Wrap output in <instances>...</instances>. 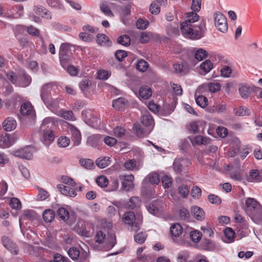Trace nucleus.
<instances>
[{
	"label": "nucleus",
	"mask_w": 262,
	"mask_h": 262,
	"mask_svg": "<svg viewBox=\"0 0 262 262\" xmlns=\"http://www.w3.org/2000/svg\"><path fill=\"white\" fill-rule=\"evenodd\" d=\"M252 91V88L248 85H243L239 89V94L244 99L248 98Z\"/></svg>",
	"instance_id": "b1692460"
},
{
	"label": "nucleus",
	"mask_w": 262,
	"mask_h": 262,
	"mask_svg": "<svg viewBox=\"0 0 262 262\" xmlns=\"http://www.w3.org/2000/svg\"><path fill=\"white\" fill-rule=\"evenodd\" d=\"M225 238L223 241L226 243H231L233 241L235 232L231 228H226L224 231Z\"/></svg>",
	"instance_id": "bb28decb"
},
{
	"label": "nucleus",
	"mask_w": 262,
	"mask_h": 262,
	"mask_svg": "<svg viewBox=\"0 0 262 262\" xmlns=\"http://www.w3.org/2000/svg\"><path fill=\"white\" fill-rule=\"evenodd\" d=\"M117 42L120 45L127 47L130 44V39L129 36L123 35L118 38Z\"/></svg>",
	"instance_id": "a19ab883"
},
{
	"label": "nucleus",
	"mask_w": 262,
	"mask_h": 262,
	"mask_svg": "<svg viewBox=\"0 0 262 262\" xmlns=\"http://www.w3.org/2000/svg\"><path fill=\"white\" fill-rule=\"evenodd\" d=\"M96 163L100 168H104L110 164V158L106 157L99 158L96 160Z\"/></svg>",
	"instance_id": "2f4dec72"
},
{
	"label": "nucleus",
	"mask_w": 262,
	"mask_h": 262,
	"mask_svg": "<svg viewBox=\"0 0 262 262\" xmlns=\"http://www.w3.org/2000/svg\"><path fill=\"white\" fill-rule=\"evenodd\" d=\"M70 44L68 43H62L60 47L59 58L61 66L66 69L71 60L73 56L72 53L70 50Z\"/></svg>",
	"instance_id": "39448f33"
},
{
	"label": "nucleus",
	"mask_w": 262,
	"mask_h": 262,
	"mask_svg": "<svg viewBox=\"0 0 262 262\" xmlns=\"http://www.w3.org/2000/svg\"><path fill=\"white\" fill-rule=\"evenodd\" d=\"M160 207L161 202L159 200H156L147 206V210L150 213L157 215L159 211Z\"/></svg>",
	"instance_id": "412c9836"
},
{
	"label": "nucleus",
	"mask_w": 262,
	"mask_h": 262,
	"mask_svg": "<svg viewBox=\"0 0 262 262\" xmlns=\"http://www.w3.org/2000/svg\"><path fill=\"white\" fill-rule=\"evenodd\" d=\"M120 179L123 180L122 186L124 190L129 191L134 187L133 181L134 177L133 174L120 176Z\"/></svg>",
	"instance_id": "f8f14e48"
},
{
	"label": "nucleus",
	"mask_w": 262,
	"mask_h": 262,
	"mask_svg": "<svg viewBox=\"0 0 262 262\" xmlns=\"http://www.w3.org/2000/svg\"><path fill=\"white\" fill-rule=\"evenodd\" d=\"M214 20L215 27L217 29L225 33L228 30V24L227 18L222 13L217 12L214 14Z\"/></svg>",
	"instance_id": "423d86ee"
},
{
	"label": "nucleus",
	"mask_w": 262,
	"mask_h": 262,
	"mask_svg": "<svg viewBox=\"0 0 262 262\" xmlns=\"http://www.w3.org/2000/svg\"><path fill=\"white\" fill-rule=\"evenodd\" d=\"M55 217V212L52 209H47L42 214V218L46 223H51Z\"/></svg>",
	"instance_id": "473e14b6"
},
{
	"label": "nucleus",
	"mask_w": 262,
	"mask_h": 262,
	"mask_svg": "<svg viewBox=\"0 0 262 262\" xmlns=\"http://www.w3.org/2000/svg\"><path fill=\"white\" fill-rule=\"evenodd\" d=\"M213 68V64L209 60H206L200 65V69L202 70V72H200V73L202 75H205L208 73Z\"/></svg>",
	"instance_id": "7c9ffc66"
},
{
	"label": "nucleus",
	"mask_w": 262,
	"mask_h": 262,
	"mask_svg": "<svg viewBox=\"0 0 262 262\" xmlns=\"http://www.w3.org/2000/svg\"><path fill=\"white\" fill-rule=\"evenodd\" d=\"M149 25L148 21L146 20H143L142 19H139L137 21L136 26L138 29L140 30L146 29Z\"/></svg>",
	"instance_id": "052dcab7"
},
{
	"label": "nucleus",
	"mask_w": 262,
	"mask_h": 262,
	"mask_svg": "<svg viewBox=\"0 0 262 262\" xmlns=\"http://www.w3.org/2000/svg\"><path fill=\"white\" fill-rule=\"evenodd\" d=\"M141 201L139 198L136 196L131 197L129 201L127 202L126 206V207L130 209H134L140 206Z\"/></svg>",
	"instance_id": "a878e982"
},
{
	"label": "nucleus",
	"mask_w": 262,
	"mask_h": 262,
	"mask_svg": "<svg viewBox=\"0 0 262 262\" xmlns=\"http://www.w3.org/2000/svg\"><path fill=\"white\" fill-rule=\"evenodd\" d=\"M26 28L23 25H17L14 29V33L16 37H20V35L23 34Z\"/></svg>",
	"instance_id": "69168bd1"
},
{
	"label": "nucleus",
	"mask_w": 262,
	"mask_h": 262,
	"mask_svg": "<svg viewBox=\"0 0 262 262\" xmlns=\"http://www.w3.org/2000/svg\"><path fill=\"white\" fill-rule=\"evenodd\" d=\"M80 163L84 168L88 169H92L95 167L94 162L90 159L80 160Z\"/></svg>",
	"instance_id": "79ce46f5"
},
{
	"label": "nucleus",
	"mask_w": 262,
	"mask_h": 262,
	"mask_svg": "<svg viewBox=\"0 0 262 262\" xmlns=\"http://www.w3.org/2000/svg\"><path fill=\"white\" fill-rule=\"evenodd\" d=\"M27 30L28 33L32 36H39L40 35L39 30L32 26L27 27Z\"/></svg>",
	"instance_id": "774afa93"
},
{
	"label": "nucleus",
	"mask_w": 262,
	"mask_h": 262,
	"mask_svg": "<svg viewBox=\"0 0 262 262\" xmlns=\"http://www.w3.org/2000/svg\"><path fill=\"white\" fill-rule=\"evenodd\" d=\"M167 34L170 36H178L179 35V31L178 27H172L169 26L167 28Z\"/></svg>",
	"instance_id": "e2e57ef3"
},
{
	"label": "nucleus",
	"mask_w": 262,
	"mask_h": 262,
	"mask_svg": "<svg viewBox=\"0 0 262 262\" xmlns=\"http://www.w3.org/2000/svg\"><path fill=\"white\" fill-rule=\"evenodd\" d=\"M52 88L51 83L44 84L40 90V97L44 103L48 107L55 106L57 104L56 100H53L51 96V91Z\"/></svg>",
	"instance_id": "20e7f679"
},
{
	"label": "nucleus",
	"mask_w": 262,
	"mask_h": 262,
	"mask_svg": "<svg viewBox=\"0 0 262 262\" xmlns=\"http://www.w3.org/2000/svg\"><path fill=\"white\" fill-rule=\"evenodd\" d=\"M69 131L72 135V140L74 142L75 146L79 145L81 142V134L79 130H78L74 126L71 125L69 127Z\"/></svg>",
	"instance_id": "2eb2a0df"
},
{
	"label": "nucleus",
	"mask_w": 262,
	"mask_h": 262,
	"mask_svg": "<svg viewBox=\"0 0 262 262\" xmlns=\"http://www.w3.org/2000/svg\"><path fill=\"white\" fill-rule=\"evenodd\" d=\"M137 165V162L136 160L134 159L129 160L126 161L124 164V166L126 170H134Z\"/></svg>",
	"instance_id": "8fccbe9b"
},
{
	"label": "nucleus",
	"mask_w": 262,
	"mask_h": 262,
	"mask_svg": "<svg viewBox=\"0 0 262 262\" xmlns=\"http://www.w3.org/2000/svg\"><path fill=\"white\" fill-rule=\"evenodd\" d=\"M149 182L152 184H157L160 182L159 174L156 172L150 173L148 176Z\"/></svg>",
	"instance_id": "864d4df0"
},
{
	"label": "nucleus",
	"mask_w": 262,
	"mask_h": 262,
	"mask_svg": "<svg viewBox=\"0 0 262 262\" xmlns=\"http://www.w3.org/2000/svg\"><path fill=\"white\" fill-rule=\"evenodd\" d=\"M141 122L145 126L150 128L152 126L154 120L150 114L148 112H146L142 115Z\"/></svg>",
	"instance_id": "393cba45"
},
{
	"label": "nucleus",
	"mask_w": 262,
	"mask_h": 262,
	"mask_svg": "<svg viewBox=\"0 0 262 262\" xmlns=\"http://www.w3.org/2000/svg\"><path fill=\"white\" fill-rule=\"evenodd\" d=\"M179 217L181 220L188 221L190 218V214L188 209L182 208L179 210Z\"/></svg>",
	"instance_id": "ea45409f"
},
{
	"label": "nucleus",
	"mask_w": 262,
	"mask_h": 262,
	"mask_svg": "<svg viewBox=\"0 0 262 262\" xmlns=\"http://www.w3.org/2000/svg\"><path fill=\"white\" fill-rule=\"evenodd\" d=\"M173 69L176 73L184 75L188 72V69L187 64L185 63H175L173 66Z\"/></svg>",
	"instance_id": "5701e85b"
},
{
	"label": "nucleus",
	"mask_w": 262,
	"mask_h": 262,
	"mask_svg": "<svg viewBox=\"0 0 262 262\" xmlns=\"http://www.w3.org/2000/svg\"><path fill=\"white\" fill-rule=\"evenodd\" d=\"M57 213L59 217L63 221H67L69 218V212L64 208L61 207L59 208Z\"/></svg>",
	"instance_id": "37998d69"
},
{
	"label": "nucleus",
	"mask_w": 262,
	"mask_h": 262,
	"mask_svg": "<svg viewBox=\"0 0 262 262\" xmlns=\"http://www.w3.org/2000/svg\"><path fill=\"white\" fill-rule=\"evenodd\" d=\"M17 140V137L15 135H11L6 133L0 136V147L8 148L12 145Z\"/></svg>",
	"instance_id": "9b49d317"
},
{
	"label": "nucleus",
	"mask_w": 262,
	"mask_h": 262,
	"mask_svg": "<svg viewBox=\"0 0 262 262\" xmlns=\"http://www.w3.org/2000/svg\"><path fill=\"white\" fill-rule=\"evenodd\" d=\"M2 240L4 246L6 249L14 255L18 254L19 251L18 247L9 237L3 236Z\"/></svg>",
	"instance_id": "ddd939ff"
},
{
	"label": "nucleus",
	"mask_w": 262,
	"mask_h": 262,
	"mask_svg": "<svg viewBox=\"0 0 262 262\" xmlns=\"http://www.w3.org/2000/svg\"><path fill=\"white\" fill-rule=\"evenodd\" d=\"M192 144L194 143L197 145H206L210 142V139L203 136H198L191 140Z\"/></svg>",
	"instance_id": "72a5a7b5"
},
{
	"label": "nucleus",
	"mask_w": 262,
	"mask_h": 262,
	"mask_svg": "<svg viewBox=\"0 0 262 262\" xmlns=\"http://www.w3.org/2000/svg\"><path fill=\"white\" fill-rule=\"evenodd\" d=\"M97 184L101 187H105L108 183L107 178L104 176H101L98 177L96 180Z\"/></svg>",
	"instance_id": "09e8293b"
},
{
	"label": "nucleus",
	"mask_w": 262,
	"mask_h": 262,
	"mask_svg": "<svg viewBox=\"0 0 262 262\" xmlns=\"http://www.w3.org/2000/svg\"><path fill=\"white\" fill-rule=\"evenodd\" d=\"M221 89V85L219 82H213L205 83L200 85L196 90V93H203L206 91L215 93Z\"/></svg>",
	"instance_id": "6e6552de"
},
{
	"label": "nucleus",
	"mask_w": 262,
	"mask_h": 262,
	"mask_svg": "<svg viewBox=\"0 0 262 262\" xmlns=\"http://www.w3.org/2000/svg\"><path fill=\"white\" fill-rule=\"evenodd\" d=\"M53 126L54 119L51 117L45 118L40 126L41 140L43 143L47 146L49 145L54 140L55 135L52 130Z\"/></svg>",
	"instance_id": "f03ea898"
},
{
	"label": "nucleus",
	"mask_w": 262,
	"mask_h": 262,
	"mask_svg": "<svg viewBox=\"0 0 262 262\" xmlns=\"http://www.w3.org/2000/svg\"><path fill=\"white\" fill-rule=\"evenodd\" d=\"M124 222L130 226V230L134 232H138L140 229V224L137 222L135 213L133 211H128L124 215Z\"/></svg>",
	"instance_id": "0eeeda50"
},
{
	"label": "nucleus",
	"mask_w": 262,
	"mask_h": 262,
	"mask_svg": "<svg viewBox=\"0 0 262 262\" xmlns=\"http://www.w3.org/2000/svg\"><path fill=\"white\" fill-rule=\"evenodd\" d=\"M130 14V6L127 5L122 9L121 13V17L124 24H126L125 18Z\"/></svg>",
	"instance_id": "4d7b16f0"
},
{
	"label": "nucleus",
	"mask_w": 262,
	"mask_h": 262,
	"mask_svg": "<svg viewBox=\"0 0 262 262\" xmlns=\"http://www.w3.org/2000/svg\"><path fill=\"white\" fill-rule=\"evenodd\" d=\"M148 67V63L145 60L141 59L138 61L137 65V69L140 72H145Z\"/></svg>",
	"instance_id": "de8ad7c7"
},
{
	"label": "nucleus",
	"mask_w": 262,
	"mask_h": 262,
	"mask_svg": "<svg viewBox=\"0 0 262 262\" xmlns=\"http://www.w3.org/2000/svg\"><path fill=\"white\" fill-rule=\"evenodd\" d=\"M101 11L106 15L113 17L114 14L112 12L110 8L105 3H102L100 5Z\"/></svg>",
	"instance_id": "49530a36"
},
{
	"label": "nucleus",
	"mask_w": 262,
	"mask_h": 262,
	"mask_svg": "<svg viewBox=\"0 0 262 262\" xmlns=\"http://www.w3.org/2000/svg\"><path fill=\"white\" fill-rule=\"evenodd\" d=\"M95 239L97 243L104 244L102 248L105 251L111 249L116 244V235L113 232L106 235L104 231L99 230L95 235Z\"/></svg>",
	"instance_id": "7ed1b4c3"
},
{
	"label": "nucleus",
	"mask_w": 262,
	"mask_h": 262,
	"mask_svg": "<svg viewBox=\"0 0 262 262\" xmlns=\"http://www.w3.org/2000/svg\"><path fill=\"white\" fill-rule=\"evenodd\" d=\"M147 236V234L146 232H140L134 235L135 241L140 244H142L144 243Z\"/></svg>",
	"instance_id": "4c0bfd02"
},
{
	"label": "nucleus",
	"mask_w": 262,
	"mask_h": 262,
	"mask_svg": "<svg viewBox=\"0 0 262 262\" xmlns=\"http://www.w3.org/2000/svg\"><path fill=\"white\" fill-rule=\"evenodd\" d=\"M188 234L192 241L194 243H198L202 236V233L196 230L189 231Z\"/></svg>",
	"instance_id": "e433bc0d"
},
{
	"label": "nucleus",
	"mask_w": 262,
	"mask_h": 262,
	"mask_svg": "<svg viewBox=\"0 0 262 262\" xmlns=\"http://www.w3.org/2000/svg\"><path fill=\"white\" fill-rule=\"evenodd\" d=\"M246 210L245 211L249 215L251 212L254 211L260 204L254 199L249 198L245 202Z\"/></svg>",
	"instance_id": "4468645a"
},
{
	"label": "nucleus",
	"mask_w": 262,
	"mask_h": 262,
	"mask_svg": "<svg viewBox=\"0 0 262 262\" xmlns=\"http://www.w3.org/2000/svg\"><path fill=\"white\" fill-rule=\"evenodd\" d=\"M34 151L35 148L34 147L28 146L15 151L14 155L15 156L20 158L30 160L33 157Z\"/></svg>",
	"instance_id": "9d476101"
},
{
	"label": "nucleus",
	"mask_w": 262,
	"mask_h": 262,
	"mask_svg": "<svg viewBox=\"0 0 262 262\" xmlns=\"http://www.w3.org/2000/svg\"><path fill=\"white\" fill-rule=\"evenodd\" d=\"M208 200L212 204L220 205L222 202L221 199L219 196L213 194H209L208 196Z\"/></svg>",
	"instance_id": "6e6d98bb"
},
{
	"label": "nucleus",
	"mask_w": 262,
	"mask_h": 262,
	"mask_svg": "<svg viewBox=\"0 0 262 262\" xmlns=\"http://www.w3.org/2000/svg\"><path fill=\"white\" fill-rule=\"evenodd\" d=\"M68 254L69 256L73 260H79V261L81 262L85 260L87 257V253L81 250H80L79 248L77 247H71L68 251Z\"/></svg>",
	"instance_id": "1a4fd4ad"
},
{
	"label": "nucleus",
	"mask_w": 262,
	"mask_h": 262,
	"mask_svg": "<svg viewBox=\"0 0 262 262\" xmlns=\"http://www.w3.org/2000/svg\"><path fill=\"white\" fill-rule=\"evenodd\" d=\"M199 17L196 12L193 11L187 13L185 22L180 25L181 32L184 36L191 39H199L202 37L205 28V24L201 23L198 27L191 25V23L198 21Z\"/></svg>",
	"instance_id": "f257e3e1"
},
{
	"label": "nucleus",
	"mask_w": 262,
	"mask_h": 262,
	"mask_svg": "<svg viewBox=\"0 0 262 262\" xmlns=\"http://www.w3.org/2000/svg\"><path fill=\"white\" fill-rule=\"evenodd\" d=\"M20 112L24 116L31 115L33 113L32 106L30 103H25L21 106Z\"/></svg>",
	"instance_id": "c9c22d12"
},
{
	"label": "nucleus",
	"mask_w": 262,
	"mask_h": 262,
	"mask_svg": "<svg viewBox=\"0 0 262 262\" xmlns=\"http://www.w3.org/2000/svg\"><path fill=\"white\" fill-rule=\"evenodd\" d=\"M202 0H192L191 8L194 12L200 11L201 8Z\"/></svg>",
	"instance_id": "338daca9"
},
{
	"label": "nucleus",
	"mask_w": 262,
	"mask_h": 262,
	"mask_svg": "<svg viewBox=\"0 0 262 262\" xmlns=\"http://www.w3.org/2000/svg\"><path fill=\"white\" fill-rule=\"evenodd\" d=\"M114 135L117 138H123L125 134V130L124 128L117 126L113 130Z\"/></svg>",
	"instance_id": "603ef678"
},
{
	"label": "nucleus",
	"mask_w": 262,
	"mask_h": 262,
	"mask_svg": "<svg viewBox=\"0 0 262 262\" xmlns=\"http://www.w3.org/2000/svg\"><path fill=\"white\" fill-rule=\"evenodd\" d=\"M252 220L256 224H260L262 222V206L261 205L251 212L249 215Z\"/></svg>",
	"instance_id": "dca6fc26"
},
{
	"label": "nucleus",
	"mask_w": 262,
	"mask_h": 262,
	"mask_svg": "<svg viewBox=\"0 0 262 262\" xmlns=\"http://www.w3.org/2000/svg\"><path fill=\"white\" fill-rule=\"evenodd\" d=\"M233 113L237 116H243L250 115L249 110L245 106H240L238 108H234Z\"/></svg>",
	"instance_id": "58836bf2"
},
{
	"label": "nucleus",
	"mask_w": 262,
	"mask_h": 262,
	"mask_svg": "<svg viewBox=\"0 0 262 262\" xmlns=\"http://www.w3.org/2000/svg\"><path fill=\"white\" fill-rule=\"evenodd\" d=\"M16 127V121L11 117L7 118L3 122V127L7 132H10L14 129Z\"/></svg>",
	"instance_id": "aec40b11"
},
{
	"label": "nucleus",
	"mask_w": 262,
	"mask_h": 262,
	"mask_svg": "<svg viewBox=\"0 0 262 262\" xmlns=\"http://www.w3.org/2000/svg\"><path fill=\"white\" fill-rule=\"evenodd\" d=\"M33 10L35 13L40 15L42 17H45L47 19L51 18V15L49 12V11L46 9L43 8V7L41 6H34Z\"/></svg>",
	"instance_id": "4be33fe9"
},
{
	"label": "nucleus",
	"mask_w": 262,
	"mask_h": 262,
	"mask_svg": "<svg viewBox=\"0 0 262 262\" xmlns=\"http://www.w3.org/2000/svg\"><path fill=\"white\" fill-rule=\"evenodd\" d=\"M140 96L144 99H148L151 95L152 92L151 89L147 86H142L139 90Z\"/></svg>",
	"instance_id": "cd10ccee"
},
{
	"label": "nucleus",
	"mask_w": 262,
	"mask_h": 262,
	"mask_svg": "<svg viewBox=\"0 0 262 262\" xmlns=\"http://www.w3.org/2000/svg\"><path fill=\"white\" fill-rule=\"evenodd\" d=\"M160 6L156 2H153L150 6L149 11L154 15L158 14L160 12Z\"/></svg>",
	"instance_id": "13d9d810"
},
{
	"label": "nucleus",
	"mask_w": 262,
	"mask_h": 262,
	"mask_svg": "<svg viewBox=\"0 0 262 262\" xmlns=\"http://www.w3.org/2000/svg\"><path fill=\"white\" fill-rule=\"evenodd\" d=\"M198 93H195V101L196 104L202 108H205L208 105V99L201 95L197 96Z\"/></svg>",
	"instance_id": "f704fd0d"
},
{
	"label": "nucleus",
	"mask_w": 262,
	"mask_h": 262,
	"mask_svg": "<svg viewBox=\"0 0 262 262\" xmlns=\"http://www.w3.org/2000/svg\"><path fill=\"white\" fill-rule=\"evenodd\" d=\"M178 191L183 198H186L189 192V188L186 185H182L178 188Z\"/></svg>",
	"instance_id": "5fc2aeb1"
},
{
	"label": "nucleus",
	"mask_w": 262,
	"mask_h": 262,
	"mask_svg": "<svg viewBox=\"0 0 262 262\" xmlns=\"http://www.w3.org/2000/svg\"><path fill=\"white\" fill-rule=\"evenodd\" d=\"M126 102L125 98L120 97L113 101L112 106L116 110H120L125 106Z\"/></svg>",
	"instance_id": "c85d7f7f"
},
{
	"label": "nucleus",
	"mask_w": 262,
	"mask_h": 262,
	"mask_svg": "<svg viewBox=\"0 0 262 262\" xmlns=\"http://www.w3.org/2000/svg\"><path fill=\"white\" fill-rule=\"evenodd\" d=\"M207 56L206 52L203 49H200L194 53L195 59L198 62L203 60Z\"/></svg>",
	"instance_id": "a18cd8bd"
},
{
	"label": "nucleus",
	"mask_w": 262,
	"mask_h": 262,
	"mask_svg": "<svg viewBox=\"0 0 262 262\" xmlns=\"http://www.w3.org/2000/svg\"><path fill=\"white\" fill-rule=\"evenodd\" d=\"M247 180L251 182H260L262 181V175L258 169H252Z\"/></svg>",
	"instance_id": "6ab92c4d"
},
{
	"label": "nucleus",
	"mask_w": 262,
	"mask_h": 262,
	"mask_svg": "<svg viewBox=\"0 0 262 262\" xmlns=\"http://www.w3.org/2000/svg\"><path fill=\"white\" fill-rule=\"evenodd\" d=\"M70 143V140L67 137H60L58 139V144L59 147H66Z\"/></svg>",
	"instance_id": "bf43d9fd"
},
{
	"label": "nucleus",
	"mask_w": 262,
	"mask_h": 262,
	"mask_svg": "<svg viewBox=\"0 0 262 262\" xmlns=\"http://www.w3.org/2000/svg\"><path fill=\"white\" fill-rule=\"evenodd\" d=\"M10 205L14 209L18 210L21 208V202L16 198H13L11 199Z\"/></svg>",
	"instance_id": "680f3d73"
},
{
	"label": "nucleus",
	"mask_w": 262,
	"mask_h": 262,
	"mask_svg": "<svg viewBox=\"0 0 262 262\" xmlns=\"http://www.w3.org/2000/svg\"><path fill=\"white\" fill-rule=\"evenodd\" d=\"M170 231L173 236H179L183 232V228L179 223H175L171 225Z\"/></svg>",
	"instance_id": "c756f323"
},
{
	"label": "nucleus",
	"mask_w": 262,
	"mask_h": 262,
	"mask_svg": "<svg viewBox=\"0 0 262 262\" xmlns=\"http://www.w3.org/2000/svg\"><path fill=\"white\" fill-rule=\"evenodd\" d=\"M31 82V77L30 75L27 74L26 72H23L22 73V80L21 82V86L26 87L30 84Z\"/></svg>",
	"instance_id": "c03bdc74"
},
{
	"label": "nucleus",
	"mask_w": 262,
	"mask_h": 262,
	"mask_svg": "<svg viewBox=\"0 0 262 262\" xmlns=\"http://www.w3.org/2000/svg\"><path fill=\"white\" fill-rule=\"evenodd\" d=\"M191 212L193 217L198 221H203L205 219V212L200 207L194 206L191 207Z\"/></svg>",
	"instance_id": "f3484780"
},
{
	"label": "nucleus",
	"mask_w": 262,
	"mask_h": 262,
	"mask_svg": "<svg viewBox=\"0 0 262 262\" xmlns=\"http://www.w3.org/2000/svg\"><path fill=\"white\" fill-rule=\"evenodd\" d=\"M52 26L57 30L63 31L68 32L71 30V28L68 26H63L59 23H53L52 24Z\"/></svg>",
	"instance_id": "0e129e2a"
},
{
	"label": "nucleus",
	"mask_w": 262,
	"mask_h": 262,
	"mask_svg": "<svg viewBox=\"0 0 262 262\" xmlns=\"http://www.w3.org/2000/svg\"><path fill=\"white\" fill-rule=\"evenodd\" d=\"M97 43L103 47H109L112 45V41L109 38L104 34L99 33L97 35Z\"/></svg>",
	"instance_id": "a211bd4d"
},
{
	"label": "nucleus",
	"mask_w": 262,
	"mask_h": 262,
	"mask_svg": "<svg viewBox=\"0 0 262 262\" xmlns=\"http://www.w3.org/2000/svg\"><path fill=\"white\" fill-rule=\"evenodd\" d=\"M49 262H71L70 260L63 255L56 253L54 255L53 259Z\"/></svg>",
	"instance_id": "3c124183"
}]
</instances>
